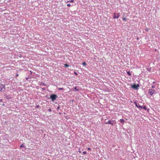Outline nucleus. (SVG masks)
I'll return each mask as SVG.
<instances>
[{"label":"nucleus","mask_w":160,"mask_h":160,"mask_svg":"<svg viewBox=\"0 0 160 160\" xmlns=\"http://www.w3.org/2000/svg\"><path fill=\"white\" fill-rule=\"evenodd\" d=\"M86 63L85 62H84L82 63V65H83V66H86Z\"/></svg>","instance_id":"14"},{"label":"nucleus","mask_w":160,"mask_h":160,"mask_svg":"<svg viewBox=\"0 0 160 160\" xmlns=\"http://www.w3.org/2000/svg\"><path fill=\"white\" fill-rule=\"evenodd\" d=\"M148 92L151 96H152L155 92V91L152 89H150L148 90Z\"/></svg>","instance_id":"3"},{"label":"nucleus","mask_w":160,"mask_h":160,"mask_svg":"<svg viewBox=\"0 0 160 160\" xmlns=\"http://www.w3.org/2000/svg\"><path fill=\"white\" fill-rule=\"evenodd\" d=\"M20 148H22L23 147V145L22 144L20 146Z\"/></svg>","instance_id":"23"},{"label":"nucleus","mask_w":160,"mask_h":160,"mask_svg":"<svg viewBox=\"0 0 160 160\" xmlns=\"http://www.w3.org/2000/svg\"><path fill=\"white\" fill-rule=\"evenodd\" d=\"M143 108L145 110H146L147 109V108L144 105L143 106H142V108Z\"/></svg>","instance_id":"9"},{"label":"nucleus","mask_w":160,"mask_h":160,"mask_svg":"<svg viewBox=\"0 0 160 160\" xmlns=\"http://www.w3.org/2000/svg\"><path fill=\"white\" fill-rule=\"evenodd\" d=\"M74 73L76 75H78V73L77 72H74Z\"/></svg>","instance_id":"21"},{"label":"nucleus","mask_w":160,"mask_h":160,"mask_svg":"<svg viewBox=\"0 0 160 160\" xmlns=\"http://www.w3.org/2000/svg\"><path fill=\"white\" fill-rule=\"evenodd\" d=\"M30 74H32V71H30Z\"/></svg>","instance_id":"30"},{"label":"nucleus","mask_w":160,"mask_h":160,"mask_svg":"<svg viewBox=\"0 0 160 160\" xmlns=\"http://www.w3.org/2000/svg\"><path fill=\"white\" fill-rule=\"evenodd\" d=\"M136 106L138 108H142V106L140 105L139 104H138L136 102H134Z\"/></svg>","instance_id":"7"},{"label":"nucleus","mask_w":160,"mask_h":160,"mask_svg":"<svg viewBox=\"0 0 160 160\" xmlns=\"http://www.w3.org/2000/svg\"><path fill=\"white\" fill-rule=\"evenodd\" d=\"M39 107V105L37 106V108H38Z\"/></svg>","instance_id":"27"},{"label":"nucleus","mask_w":160,"mask_h":160,"mask_svg":"<svg viewBox=\"0 0 160 160\" xmlns=\"http://www.w3.org/2000/svg\"><path fill=\"white\" fill-rule=\"evenodd\" d=\"M82 153H83V154H86V151H84V152H83Z\"/></svg>","instance_id":"20"},{"label":"nucleus","mask_w":160,"mask_h":160,"mask_svg":"<svg viewBox=\"0 0 160 160\" xmlns=\"http://www.w3.org/2000/svg\"><path fill=\"white\" fill-rule=\"evenodd\" d=\"M106 124H110L112 125H113V123L111 122V120H109L108 121V122L105 123Z\"/></svg>","instance_id":"6"},{"label":"nucleus","mask_w":160,"mask_h":160,"mask_svg":"<svg viewBox=\"0 0 160 160\" xmlns=\"http://www.w3.org/2000/svg\"><path fill=\"white\" fill-rule=\"evenodd\" d=\"M122 19H123V20L124 21H126V18H122Z\"/></svg>","instance_id":"19"},{"label":"nucleus","mask_w":160,"mask_h":160,"mask_svg":"<svg viewBox=\"0 0 160 160\" xmlns=\"http://www.w3.org/2000/svg\"><path fill=\"white\" fill-rule=\"evenodd\" d=\"M3 89H5V86L2 84H0V92H1Z\"/></svg>","instance_id":"5"},{"label":"nucleus","mask_w":160,"mask_h":160,"mask_svg":"<svg viewBox=\"0 0 160 160\" xmlns=\"http://www.w3.org/2000/svg\"><path fill=\"white\" fill-rule=\"evenodd\" d=\"M67 6L68 7H70L71 6V5L70 4H67Z\"/></svg>","instance_id":"17"},{"label":"nucleus","mask_w":160,"mask_h":160,"mask_svg":"<svg viewBox=\"0 0 160 160\" xmlns=\"http://www.w3.org/2000/svg\"><path fill=\"white\" fill-rule=\"evenodd\" d=\"M59 108V106H58L57 108V109H58Z\"/></svg>","instance_id":"29"},{"label":"nucleus","mask_w":160,"mask_h":160,"mask_svg":"<svg viewBox=\"0 0 160 160\" xmlns=\"http://www.w3.org/2000/svg\"><path fill=\"white\" fill-rule=\"evenodd\" d=\"M74 2V0H71L70 1H68L67 2H71V3H73Z\"/></svg>","instance_id":"10"},{"label":"nucleus","mask_w":160,"mask_h":160,"mask_svg":"<svg viewBox=\"0 0 160 160\" xmlns=\"http://www.w3.org/2000/svg\"><path fill=\"white\" fill-rule=\"evenodd\" d=\"M120 16V14L119 13H116L115 12L113 13V18L115 19L116 18H118Z\"/></svg>","instance_id":"2"},{"label":"nucleus","mask_w":160,"mask_h":160,"mask_svg":"<svg viewBox=\"0 0 160 160\" xmlns=\"http://www.w3.org/2000/svg\"><path fill=\"white\" fill-rule=\"evenodd\" d=\"M91 149V148H88V150H90Z\"/></svg>","instance_id":"25"},{"label":"nucleus","mask_w":160,"mask_h":160,"mask_svg":"<svg viewBox=\"0 0 160 160\" xmlns=\"http://www.w3.org/2000/svg\"><path fill=\"white\" fill-rule=\"evenodd\" d=\"M78 152H79V153H81L82 152L80 150H79Z\"/></svg>","instance_id":"24"},{"label":"nucleus","mask_w":160,"mask_h":160,"mask_svg":"<svg viewBox=\"0 0 160 160\" xmlns=\"http://www.w3.org/2000/svg\"><path fill=\"white\" fill-rule=\"evenodd\" d=\"M145 30L146 31H148L149 30V29L148 28H146L145 29Z\"/></svg>","instance_id":"15"},{"label":"nucleus","mask_w":160,"mask_h":160,"mask_svg":"<svg viewBox=\"0 0 160 160\" xmlns=\"http://www.w3.org/2000/svg\"><path fill=\"white\" fill-rule=\"evenodd\" d=\"M3 105H4V104H3Z\"/></svg>","instance_id":"32"},{"label":"nucleus","mask_w":160,"mask_h":160,"mask_svg":"<svg viewBox=\"0 0 160 160\" xmlns=\"http://www.w3.org/2000/svg\"><path fill=\"white\" fill-rule=\"evenodd\" d=\"M66 118L67 119H68V118Z\"/></svg>","instance_id":"33"},{"label":"nucleus","mask_w":160,"mask_h":160,"mask_svg":"<svg viewBox=\"0 0 160 160\" xmlns=\"http://www.w3.org/2000/svg\"><path fill=\"white\" fill-rule=\"evenodd\" d=\"M139 87V85L138 84L137 85L134 84L131 86V87L132 88L136 89H137Z\"/></svg>","instance_id":"4"},{"label":"nucleus","mask_w":160,"mask_h":160,"mask_svg":"<svg viewBox=\"0 0 160 160\" xmlns=\"http://www.w3.org/2000/svg\"><path fill=\"white\" fill-rule=\"evenodd\" d=\"M48 111L50 112H51L52 111V110L51 109H48Z\"/></svg>","instance_id":"22"},{"label":"nucleus","mask_w":160,"mask_h":160,"mask_svg":"<svg viewBox=\"0 0 160 160\" xmlns=\"http://www.w3.org/2000/svg\"><path fill=\"white\" fill-rule=\"evenodd\" d=\"M120 121L121 123H124L125 121L123 119H120Z\"/></svg>","instance_id":"8"},{"label":"nucleus","mask_w":160,"mask_h":160,"mask_svg":"<svg viewBox=\"0 0 160 160\" xmlns=\"http://www.w3.org/2000/svg\"><path fill=\"white\" fill-rule=\"evenodd\" d=\"M64 66L65 67H69V65L67 64H64Z\"/></svg>","instance_id":"11"},{"label":"nucleus","mask_w":160,"mask_h":160,"mask_svg":"<svg viewBox=\"0 0 160 160\" xmlns=\"http://www.w3.org/2000/svg\"><path fill=\"white\" fill-rule=\"evenodd\" d=\"M2 101V99H0V102H1Z\"/></svg>","instance_id":"28"},{"label":"nucleus","mask_w":160,"mask_h":160,"mask_svg":"<svg viewBox=\"0 0 160 160\" xmlns=\"http://www.w3.org/2000/svg\"><path fill=\"white\" fill-rule=\"evenodd\" d=\"M75 90L77 91H78L79 90V89H77L76 87H75L74 88Z\"/></svg>","instance_id":"13"},{"label":"nucleus","mask_w":160,"mask_h":160,"mask_svg":"<svg viewBox=\"0 0 160 160\" xmlns=\"http://www.w3.org/2000/svg\"><path fill=\"white\" fill-rule=\"evenodd\" d=\"M58 89L59 90H63V88H58Z\"/></svg>","instance_id":"16"},{"label":"nucleus","mask_w":160,"mask_h":160,"mask_svg":"<svg viewBox=\"0 0 160 160\" xmlns=\"http://www.w3.org/2000/svg\"><path fill=\"white\" fill-rule=\"evenodd\" d=\"M152 88H154V86H152Z\"/></svg>","instance_id":"31"},{"label":"nucleus","mask_w":160,"mask_h":160,"mask_svg":"<svg viewBox=\"0 0 160 160\" xmlns=\"http://www.w3.org/2000/svg\"><path fill=\"white\" fill-rule=\"evenodd\" d=\"M18 75H19L18 74H17L16 75V76L17 77H18Z\"/></svg>","instance_id":"26"},{"label":"nucleus","mask_w":160,"mask_h":160,"mask_svg":"<svg viewBox=\"0 0 160 160\" xmlns=\"http://www.w3.org/2000/svg\"><path fill=\"white\" fill-rule=\"evenodd\" d=\"M113 121V124H116V122L115 120H113V121Z\"/></svg>","instance_id":"18"},{"label":"nucleus","mask_w":160,"mask_h":160,"mask_svg":"<svg viewBox=\"0 0 160 160\" xmlns=\"http://www.w3.org/2000/svg\"><path fill=\"white\" fill-rule=\"evenodd\" d=\"M57 97V96L56 94H54L51 95L50 96V98L52 101H53L55 100L56 99Z\"/></svg>","instance_id":"1"},{"label":"nucleus","mask_w":160,"mask_h":160,"mask_svg":"<svg viewBox=\"0 0 160 160\" xmlns=\"http://www.w3.org/2000/svg\"><path fill=\"white\" fill-rule=\"evenodd\" d=\"M127 73L129 76H131V74L129 71L127 72Z\"/></svg>","instance_id":"12"}]
</instances>
